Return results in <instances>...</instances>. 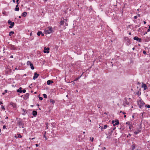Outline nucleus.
Here are the masks:
<instances>
[{
    "instance_id": "11",
    "label": "nucleus",
    "mask_w": 150,
    "mask_h": 150,
    "mask_svg": "<svg viewBox=\"0 0 150 150\" xmlns=\"http://www.w3.org/2000/svg\"><path fill=\"white\" fill-rule=\"evenodd\" d=\"M39 75V74H38L36 72H35L34 74V76L33 77V79L35 80L36 79L38 78Z\"/></svg>"
},
{
    "instance_id": "14",
    "label": "nucleus",
    "mask_w": 150,
    "mask_h": 150,
    "mask_svg": "<svg viewBox=\"0 0 150 150\" xmlns=\"http://www.w3.org/2000/svg\"><path fill=\"white\" fill-rule=\"evenodd\" d=\"M133 39L134 40H137L139 42H141V39L135 36L134 37Z\"/></svg>"
},
{
    "instance_id": "61",
    "label": "nucleus",
    "mask_w": 150,
    "mask_h": 150,
    "mask_svg": "<svg viewBox=\"0 0 150 150\" xmlns=\"http://www.w3.org/2000/svg\"><path fill=\"white\" fill-rule=\"evenodd\" d=\"M143 22L144 24H145L146 23V22L145 21H143Z\"/></svg>"
},
{
    "instance_id": "2",
    "label": "nucleus",
    "mask_w": 150,
    "mask_h": 150,
    "mask_svg": "<svg viewBox=\"0 0 150 150\" xmlns=\"http://www.w3.org/2000/svg\"><path fill=\"white\" fill-rule=\"evenodd\" d=\"M52 28L51 26H49L48 29H45L44 33L45 34H48L52 33Z\"/></svg>"
},
{
    "instance_id": "28",
    "label": "nucleus",
    "mask_w": 150,
    "mask_h": 150,
    "mask_svg": "<svg viewBox=\"0 0 150 150\" xmlns=\"http://www.w3.org/2000/svg\"><path fill=\"white\" fill-rule=\"evenodd\" d=\"M14 33V32L13 31H11L9 32V35L10 36H11L12 34H13Z\"/></svg>"
},
{
    "instance_id": "8",
    "label": "nucleus",
    "mask_w": 150,
    "mask_h": 150,
    "mask_svg": "<svg viewBox=\"0 0 150 150\" xmlns=\"http://www.w3.org/2000/svg\"><path fill=\"white\" fill-rule=\"evenodd\" d=\"M10 105H11L13 108H16L17 107V105L16 103H14L13 102H11L10 103Z\"/></svg>"
},
{
    "instance_id": "18",
    "label": "nucleus",
    "mask_w": 150,
    "mask_h": 150,
    "mask_svg": "<svg viewBox=\"0 0 150 150\" xmlns=\"http://www.w3.org/2000/svg\"><path fill=\"white\" fill-rule=\"evenodd\" d=\"M22 87H20L19 89L17 90V91L18 92L21 93H22Z\"/></svg>"
},
{
    "instance_id": "48",
    "label": "nucleus",
    "mask_w": 150,
    "mask_h": 150,
    "mask_svg": "<svg viewBox=\"0 0 150 150\" xmlns=\"http://www.w3.org/2000/svg\"><path fill=\"white\" fill-rule=\"evenodd\" d=\"M132 125L131 124H129V128L130 129H131V127H132Z\"/></svg>"
},
{
    "instance_id": "24",
    "label": "nucleus",
    "mask_w": 150,
    "mask_h": 150,
    "mask_svg": "<svg viewBox=\"0 0 150 150\" xmlns=\"http://www.w3.org/2000/svg\"><path fill=\"white\" fill-rule=\"evenodd\" d=\"M141 131L139 129H138L137 131H135L134 132V133L135 134H138L139 132Z\"/></svg>"
},
{
    "instance_id": "15",
    "label": "nucleus",
    "mask_w": 150,
    "mask_h": 150,
    "mask_svg": "<svg viewBox=\"0 0 150 150\" xmlns=\"http://www.w3.org/2000/svg\"><path fill=\"white\" fill-rule=\"evenodd\" d=\"M53 81L52 80H49L47 82V83L48 85H50L51 83H53Z\"/></svg>"
},
{
    "instance_id": "58",
    "label": "nucleus",
    "mask_w": 150,
    "mask_h": 150,
    "mask_svg": "<svg viewBox=\"0 0 150 150\" xmlns=\"http://www.w3.org/2000/svg\"><path fill=\"white\" fill-rule=\"evenodd\" d=\"M10 58H13V55H11L10 56Z\"/></svg>"
},
{
    "instance_id": "54",
    "label": "nucleus",
    "mask_w": 150,
    "mask_h": 150,
    "mask_svg": "<svg viewBox=\"0 0 150 150\" xmlns=\"http://www.w3.org/2000/svg\"><path fill=\"white\" fill-rule=\"evenodd\" d=\"M149 31H150V29H149H149H148L147 30V32H149Z\"/></svg>"
},
{
    "instance_id": "26",
    "label": "nucleus",
    "mask_w": 150,
    "mask_h": 150,
    "mask_svg": "<svg viewBox=\"0 0 150 150\" xmlns=\"http://www.w3.org/2000/svg\"><path fill=\"white\" fill-rule=\"evenodd\" d=\"M64 21H61L59 23L60 25H63L64 24Z\"/></svg>"
},
{
    "instance_id": "63",
    "label": "nucleus",
    "mask_w": 150,
    "mask_h": 150,
    "mask_svg": "<svg viewBox=\"0 0 150 150\" xmlns=\"http://www.w3.org/2000/svg\"><path fill=\"white\" fill-rule=\"evenodd\" d=\"M32 33H31L30 34V36H31L32 35Z\"/></svg>"
},
{
    "instance_id": "41",
    "label": "nucleus",
    "mask_w": 150,
    "mask_h": 150,
    "mask_svg": "<svg viewBox=\"0 0 150 150\" xmlns=\"http://www.w3.org/2000/svg\"><path fill=\"white\" fill-rule=\"evenodd\" d=\"M115 128H116V127H113L112 129L111 128L110 129V130L113 132V130H115Z\"/></svg>"
},
{
    "instance_id": "9",
    "label": "nucleus",
    "mask_w": 150,
    "mask_h": 150,
    "mask_svg": "<svg viewBox=\"0 0 150 150\" xmlns=\"http://www.w3.org/2000/svg\"><path fill=\"white\" fill-rule=\"evenodd\" d=\"M10 49L11 50H17V48L15 47L14 45L11 44H10Z\"/></svg>"
},
{
    "instance_id": "30",
    "label": "nucleus",
    "mask_w": 150,
    "mask_h": 150,
    "mask_svg": "<svg viewBox=\"0 0 150 150\" xmlns=\"http://www.w3.org/2000/svg\"><path fill=\"white\" fill-rule=\"evenodd\" d=\"M42 33V31H38L37 33V35L38 36H40L41 35V34Z\"/></svg>"
},
{
    "instance_id": "6",
    "label": "nucleus",
    "mask_w": 150,
    "mask_h": 150,
    "mask_svg": "<svg viewBox=\"0 0 150 150\" xmlns=\"http://www.w3.org/2000/svg\"><path fill=\"white\" fill-rule=\"evenodd\" d=\"M124 39L126 41L127 44V45H130L131 43L130 42V40L129 39L128 37H125L124 38Z\"/></svg>"
},
{
    "instance_id": "52",
    "label": "nucleus",
    "mask_w": 150,
    "mask_h": 150,
    "mask_svg": "<svg viewBox=\"0 0 150 150\" xmlns=\"http://www.w3.org/2000/svg\"><path fill=\"white\" fill-rule=\"evenodd\" d=\"M101 130L102 131H103V129H104L103 128V127H101Z\"/></svg>"
},
{
    "instance_id": "43",
    "label": "nucleus",
    "mask_w": 150,
    "mask_h": 150,
    "mask_svg": "<svg viewBox=\"0 0 150 150\" xmlns=\"http://www.w3.org/2000/svg\"><path fill=\"white\" fill-rule=\"evenodd\" d=\"M12 23V22L11 21H10V20H9L8 21V24H11V23Z\"/></svg>"
},
{
    "instance_id": "16",
    "label": "nucleus",
    "mask_w": 150,
    "mask_h": 150,
    "mask_svg": "<svg viewBox=\"0 0 150 150\" xmlns=\"http://www.w3.org/2000/svg\"><path fill=\"white\" fill-rule=\"evenodd\" d=\"M32 114H33V115L34 116H36L37 115V112L35 110H33V111Z\"/></svg>"
},
{
    "instance_id": "34",
    "label": "nucleus",
    "mask_w": 150,
    "mask_h": 150,
    "mask_svg": "<svg viewBox=\"0 0 150 150\" xmlns=\"http://www.w3.org/2000/svg\"><path fill=\"white\" fill-rule=\"evenodd\" d=\"M40 96V95L39 94V99L40 100H42L43 98L42 97H39V96Z\"/></svg>"
},
{
    "instance_id": "44",
    "label": "nucleus",
    "mask_w": 150,
    "mask_h": 150,
    "mask_svg": "<svg viewBox=\"0 0 150 150\" xmlns=\"http://www.w3.org/2000/svg\"><path fill=\"white\" fill-rule=\"evenodd\" d=\"M143 53L144 54H146V51L145 50H143Z\"/></svg>"
},
{
    "instance_id": "64",
    "label": "nucleus",
    "mask_w": 150,
    "mask_h": 150,
    "mask_svg": "<svg viewBox=\"0 0 150 150\" xmlns=\"http://www.w3.org/2000/svg\"><path fill=\"white\" fill-rule=\"evenodd\" d=\"M8 118V117H6L5 118V119H7Z\"/></svg>"
},
{
    "instance_id": "40",
    "label": "nucleus",
    "mask_w": 150,
    "mask_h": 150,
    "mask_svg": "<svg viewBox=\"0 0 150 150\" xmlns=\"http://www.w3.org/2000/svg\"><path fill=\"white\" fill-rule=\"evenodd\" d=\"M26 92V90L25 89H23V90H22V93L23 92V93H25Z\"/></svg>"
},
{
    "instance_id": "50",
    "label": "nucleus",
    "mask_w": 150,
    "mask_h": 150,
    "mask_svg": "<svg viewBox=\"0 0 150 150\" xmlns=\"http://www.w3.org/2000/svg\"><path fill=\"white\" fill-rule=\"evenodd\" d=\"M91 140V142H93V138L92 137Z\"/></svg>"
},
{
    "instance_id": "13",
    "label": "nucleus",
    "mask_w": 150,
    "mask_h": 150,
    "mask_svg": "<svg viewBox=\"0 0 150 150\" xmlns=\"http://www.w3.org/2000/svg\"><path fill=\"white\" fill-rule=\"evenodd\" d=\"M142 87L144 88V90H146L148 88L147 87L146 84L144 83L143 82L142 83Z\"/></svg>"
},
{
    "instance_id": "7",
    "label": "nucleus",
    "mask_w": 150,
    "mask_h": 150,
    "mask_svg": "<svg viewBox=\"0 0 150 150\" xmlns=\"http://www.w3.org/2000/svg\"><path fill=\"white\" fill-rule=\"evenodd\" d=\"M50 48L49 47H45L43 52L44 53H49V50Z\"/></svg>"
},
{
    "instance_id": "5",
    "label": "nucleus",
    "mask_w": 150,
    "mask_h": 150,
    "mask_svg": "<svg viewBox=\"0 0 150 150\" xmlns=\"http://www.w3.org/2000/svg\"><path fill=\"white\" fill-rule=\"evenodd\" d=\"M145 103L143 102V101L141 100L139 103H138L139 105V108H142L143 106L145 104Z\"/></svg>"
},
{
    "instance_id": "29",
    "label": "nucleus",
    "mask_w": 150,
    "mask_h": 150,
    "mask_svg": "<svg viewBox=\"0 0 150 150\" xmlns=\"http://www.w3.org/2000/svg\"><path fill=\"white\" fill-rule=\"evenodd\" d=\"M132 149L134 150L135 149V144H132Z\"/></svg>"
},
{
    "instance_id": "55",
    "label": "nucleus",
    "mask_w": 150,
    "mask_h": 150,
    "mask_svg": "<svg viewBox=\"0 0 150 150\" xmlns=\"http://www.w3.org/2000/svg\"><path fill=\"white\" fill-rule=\"evenodd\" d=\"M39 145L38 144H35V146L36 147H38V146Z\"/></svg>"
},
{
    "instance_id": "27",
    "label": "nucleus",
    "mask_w": 150,
    "mask_h": 150,
    "mask_svg": "<svg viewBox=\"0 0 150 150\" xmlns=\"http://www.w3.org/2000/svg\"><path fill=\"white\" fill-rule=\"evenodd\" d=\"M50 103H52V104H54V103H55V101H54L53 100V99H50Z\"/></svg>"
},
{
    "instance_id": "42",
    "label": "nucleus",
    "mask_w": 150,
    "mask_h": 150,
    "mask_svg": "<svg viewBox=\"0 0 150 150\" xmlns=\"http://www.w3.org/2000/svg\"><path fill=\"white\" fill-rule=\"evenodd\" d=\"M147 39L146 40V41H148L150 40V38H147Z\"/></svg>"
},
{
    "instance_id": "33",
    "label": "nucleus",
    "mask_w": 150,
    "mask_h": 150,
    "mask_svg": "<svg viewBox=\"0 0 150 150\" xmlns=\"http://www.w3.org/2000/svg\"><path fill=\"white\" fill-rule=\"evenodd\" d=\"M145 107H147L148 108H150V105H145Z\"/></svg>"
},
{
    "instance_id": "51",
    "label": "nucleus",
    "mask_w": 150,
    "mask_h": 150,
    "mask_svg": "<svg viewBox=\"0 0 150 150\" xmlns=\"http://www.w3.org/2000/svg\"><path fill=\"white\" fill-rule=\"evenodd\" d=\"M137 16H134V18L135 19H137Z\"/></svg>"
},
{
    "instance_id": "25",
    "label": "nucleus",
    "mask_w": 150,
    "mask_h": 150,
    "mask_svg": "<svg viewBox=\"0 0 150 150\" xmlns=\"http://www.w3.org/2000/svg\"><path fill=\"white\" fill-rule=\"evenodd\" d=\"M112 131L111 130H110L108 133V135H109L111 136L112 134Z\"/></svg>"
},
{
    "instance_id": "38",
    "label": "nucleus",
    "mask_w": 150,
    "mask_h": 150,
    "mask_svg": "<svg viewBox=\"0 0 150 150\" xmlns=\"http://www.w3.org/2000/svg\"><path fill=\"white\" fill-rule=\"evenodd\" d=\"M111 136L108 135V136H107L106 138L108 139H110L111 138Z\"/></svg>"
},
{
    "instance_id": "4",
    "label": "nucleus",
    "mask_w": 150,
    "mask_h": 150,
    "mask_svg": "<svg viewBox=\"0 0 150 150\" xmlns=\"http://www.w3.org/2000/svg\"><path fill=\"white\" fill-rule=\"evenodd\" d=\"M27 65H30L32 70L34 69V67L33 66V64L30 61H28L27 62Z\"/></svg>"
},
{
    "instance_id": "57",
    "label": "nucleus",
    "mask_w": 150,
    "mask_h": 150,
    "mask_svg": "<svg viewBox=\"0 0 150 150\" xmlns=\"http://www.w3.org/2000/svg\"><path fill=\"white\" fill-rule=\"evenodd\" d=\"M140 83H140V82H137V84H138V85H139V84H140Z\"/></svg>"
},
{
    "instance_id": "56",
    "label": "nucleus",
    "mask_w": 150,
    "mask_h": 150,
    "mask_svg": "<svg viewBox=\"0 0 150 150\" xmlns=\"http://www.w3.org/2000/svg\"><path fill=\"white\" fill-rule=\"evenodd\" d=\"M41 34L42 36H44V34L42 32V33Z\"/></svg>"
},
{
    "instance_id": "35",
    "label": "nucleus",
    "mask_w": 150,
    "mask_h": 150,
    "mask_svg": "<svg viewBox=\"0 0 150 150\" xmlns=\"http://www.w3.org/2000/svg\"><path fill=\"white\" fill-rule=\"evenodd\" d=\"M108 125H105L103 127L104 129H106L108 127Z\"/></svg>"
},
{
    "instance_id": "19",
    "label": "nucleus",
    "mask_w": 150,
    "mask_h": 150,
    "mask_svg": "<svg viewBox=\"0 0 150 150\" xmlns=\"http://www.w3.org/2000/svg\"><path fill=\"white\" fill-rule=\"evenodd\" d=\"M27 14V13L26 12H24L23 13H22L21 14V16H22L25 17L26 16V15Z\"/></svg>"
},
{
    "instance_id": "32",
    "label": "nucleus",
    "mask_w": 150,
    "mask_h": 150,
    "mask_svg": "<svg viewBox=\"0 0 150 150\" xmlns=\"http://www.w3.org/2000/svg\"><path fill=\"white\" fill-rule=\"evenodd\" d=\"M7 92V90H6L4 91V92L2 93L3 95H4L5 94V93H6Z\"/></svg>"
},
{
    "instance_id": "53",
    "label": "nucleus",
    "mask_w": 150,
    "mask_h": 150,
    "mask_svg": "<svg viewBox=\"0 0 150 150\" xmlns=\"http://www.w3.org/2000/svg\"><path fill=\"white\" fill-rule=\"evenodd\" d=\"M139 27V26L138 25H136L135 26V28H137V27Z\"/></svg>"
},
{
    "instance_id": "62",
    "label": "nucleus",
    "mask_w": 150,
    "mask_h": 150,
    "mask_svg": "<svg viewBox=\"0 0 150 150\" xmlns=\"http://www.w3.org/2000/svg\"><path fill=\"white\" fill-rule=\"evenodd\" d=\"M65 26H67L68 25V24L67 23H65Z\"/></svg>"
},
{
    "instance_id": "36",
    "label": "nucleus",
    "mask_w": 150,
    "mask_h": 150,
    "mask_svg": "<svg viewBox=\"0 0 150 150\" xmlns=\"http://www.w3.org/2000/svg\"><path fill=\"white\" fill-rule=\"evenodd\" d=\"M43 96L44 98H47V95L46 94H43Z\"/></svg>"
},
{
    "instance_id": "49",
    "label": "nucleus",
    "mask_w": 150,
    "mask_h": 150,
    "mask_svg": "<svg viewBox=\"0 0 150 150\" xmlns=\"http://www.w3.org/2000/svg\"><path fill=\"white\" fill-rule=\"evenodd\" d=\"M90 9L91 10H93V8L91 6L90 7Z\"/></svg>"
},
{
    "instance_id": "37",
    "label": "nucleus",
    "mask_w": 150,
    "mask_h": 150,
    "mask_svg": "<svg viewBox=\"0 0 150 150\" xmlns=\"http://www.w3.org/2000/svg\"><path fill=\"white\" fill-rule=\"evenodd\" d=\"M1 109H2V110H5V109L4 107V106L3 105H1Z\"/></svg>"
},
{
    "instance_id": "20",
    "label": "nucleus",
    "mask_w": 150,
    "mask_h": 150,
    "mask_svg": "<svg viewBox=\"0 0 150 150\" xmlns=\"http://www.w3.org/2000/svg\"><path fill=\"white\" fill-rule=\"evenodd\" d=\"M140 90L141 89L140 88L139 90V91H138L136 93V94L138 96H139L141 95V92H140Z\"/></svg>"
},
{
    "instance_id": "3",
    "label": "nucleus",
    "mask_w": 150,
    "mask_h": 150,
    "mask_svg": "<svg viewBox=\"0 0 150 150\" xmlns=\"http://www.w3.org/2000/svg\"><path fill=\"white\" fill-rule=\"evenodd\" d=\"M119 121L118 120H112V123L113 124V126H115L116 125L119 124Z\"/></svg>"
},
{
    "instance_id": "17",
    "label": "nucleus",
    "mask_w": 150,
    "mask_h": 150,
    "mask_svg": "<svg viewBox=\"0 0 150 150\" xmlns=\"http://www.w3.org/2000/svg\"><path fill=\"white\" fill-rule=\"evenodd\" d=\"M21 109L24 112L23 113H22V115H25L27 113V111L24 109L22 108Z\"/></svg>"
},
{
    "instance_id": "31",
    "label": "nucleus",
    "mask_w": 150,
    "mask_h": 150,
    "mask_svg": "<svg viewBox=\"0 0 150 150\" xmlns=\"http://www.w3.org/2000/svg\"><path fill=\"white\" fill-rule=\"evenodd\" d=\"M14 10L16 11H18L19 10V7L15 8Z\"/></svg>"
},
{
    "instance_id": "45",
    "label": "nucleus",
    "mask_w": 150,
    "mask_h": 150,
    "mask_svg": "<svg viewBox=\"0 0 150 150\" xmlns=\"http://www.w3.org/2000/svg\"><path fill=\"white\" fill-rule=\"evenodd\" d=\"M126 124H128V125H129V124H130V122H126Z\"/></svg>"
},
{
    "instance_id": "59",
    "label": "nucleus",
    "mask_w": 150,
    "mask_h": 150,
    "mask_svg": "<svg viewBox=\"0 0 150 150\" xmlns=\"http://www.w3.org/2000/svg\"><path fill=\"white\" fill-rule=\"evenodd\" d=\"M122 113L124 114V115H125V114H126V113L125 112H122Z\"/></svg>"
},
{
    "instance_id": "60",
    "label": "nucleus",
    "mask_w": 150,
    "mask_h": 150,
    "mask_svg": "<svg viewBox=\"0 0 150 150\" xmlns=\"http://www.w3.org/2000/svg\"><path fill=\"white\" fill-rule=\"evenodd\" d=\"M3 104L2 102L0 101V105L2 104Z\"/></svg>"
},
{
    "instance_id": "1",
    "label": "nucleus",
    "mask_w": 150,
    "mask_h": 150,
    "mask_svg": "<svg viewBox=\"0 0 150 150\" xmlns=\"http://www.w3.org/2000/svg\"><path fill=\"white\" fill-rule=\"evenodd\" d=\"M16 119L17 120V124L20 128H23L25 124L24 122L21 118L17 117Z\"/></svg>"
},
{
    "instance_id": "46",
    "label": "nucleus",
    "mask_w": 150,
    "mask_h": 150,
    "mask_svg": "<svg viewBox=\"0 0 150 150\" xmlns=\"http://www.w3.org/2000/svg\"><path fill=\"white\" fill-rule=\"evenodd\" d=\"M3 128L4 129L6 128V126L5 125H4L3 126Z\"/></svg>"
},
{
    "instance_id": "21",
    "label": "nucleus",
    "mask_w": 150,
    "mask_h": 150,
    "mask_svg": "<svg viewBox=\"0 0 150 150\" xmlns=\"http://www.w3.org/2000/svg\"><path fill=\"white\" fill-rule=\"evenodd\" d=\"M14 22H12L11 24H10V25L9 26V28H12L14 26Z\"/></svg>"
},
{
    "instance_id": "23",
    "label": "nucleus",
    "mask_w": 150,
    "mask_h": 150,
    "mask_svg": "<svg viewBox=\"0 0 150 150\" xmlns=\"http://www.w3.org/2000/svg\"><path fill=\"white\" fill-rule=\"evenodd\" d=\"M17 135L18 136V137H17L16 136H15V137L17 138H21L22 137V136L20 134H17Z\"/></svg>"
},
{
    "instance_id": "12",
    "label": "nucleus",
    "mask_w": 150,
    "mask_h": 150,
    "mask_svg": "<svg viewBox=\"0 0 150 150\" xmlns=\"http://www.w3.org/2000/svg\"><path fill=\"white\" fill-rule=\"evenodd\" d=\"M29 93H27L23 97V98L24 100H27L29 98Z\"/></svg>"
},
{
    "instance_id": "22",
    "label": "nucleus",
    "mask_w": 150,
    "mask_h": 150,
    "mask_svg": "<svg viewBox=\"0 0 150 150\" xmlns=\"http://www.w3.org/2000/svg\"><path fill=\"white\" fill-rule=\"evenodd\" d=\"M82 75V74L80 76L76 78H75V79L74 80V81H76L77 80H78L81 77Z\"/></svg>"
},
{
    "instance_id": "47",
    "label": "nucleus",
    "mask_w": 150,
    "mask_h": 150,
    "mask_svg": "<svg viewBox=\"0 0 150 150\" xmlns=\"http://www.w3.org/2000/svg\"><path fill=\"white\" fill-rule=\"evenodd\" d=\"M17 4L16 6V8L18 7V4H19V3H18H18H17Z\"/></svg>"
},
{
    "instance_id": "10",
    "label": "nucleus",
    "mask_w": 150,
    "mask_h": 150,
    "mask_svg": "<svg viewBox=\"0 0 150 150\" xmlns=\"http://www.w3.org/2000/svg\"><path fill=\"white\" fill-rule=\"evenodd\" d=\"M129 102H128L126 98L125 100V101L123 103V105L124 106H126L127 105H129Z\"/></svg>"
},
{
    "instance_id": "39",
    "label": "nucleus",
    "mask_w": 150,
    "mask_h": 150,
    "mask_svg": "<svg viewBox=\"0 0 150 150\" xmlns=\"http://www.w3.org/2000/svg\"><path fill=\"white\" fill-rule=\"evenodd\" d=\"M46 132H45V134H44V137L45 138V140H47V137L45 136V134H46Z\"/></svg>"
}]
</instances>
